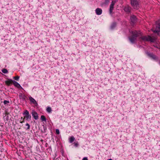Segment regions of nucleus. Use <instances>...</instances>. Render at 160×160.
<instances>
[{
	"mask_svg": "<svg viewBox=\"0 0 160 160\" xmlns=\"http://www.w3.org/2000/svg\"><path fill=\"white\" fill-rule=\"evenodd\" d=\"M132 35L129 37V39L132 43H134L137 37L142 35V33L140 31L138 32L136 30L132 31Z\"/></svg>",
	"mask_w": 160,
	"mask_h": 160,
	"instance_id": "f257e3e1",
	"label": "nucleus"
},
{
	"mask_svg": "<svg viewBox=\"0 0 160 160\" xmlns=\"http://www.w3.org/2000/svg\"><path fill=\"white\" fill-rule=\"evenodd\" d=\"M152 30L154 33L157 34L160 36V21H157L156 22Z\"/></svg>",
	"mask_w": 160,
	"mask_h": 160,
	"instance_id": "f03ea898",
	"label": "nucleus"
},
{
	"mask_svg": "<svg viewBox=\"0 0 160 160\" xmlns=\"http://www.w3.org/2000/svg\"><path fill=\"white\" fill-rule=\"evenodd\" d=\"M142 39L145 41H150L151 42H154L156 41L157 38L156 36L152 35L151 36H144L141 38Z\"/></svg>",
	"mask_w": 160,
	"mask_h": 160,
	"instance_id": "7ed1b4c3",
	"label": "nucleus"
},
{
	"mask_svg": "<svg viewBox=\"0 0 160 160\" xmlns=\"http://www.w3.org/2000/svg\"><path fill=\"white\" fill-rule=\"evenodd\" d=\"M23 114L24 115V117L23 118L22 117L21 118V119H22V121H20V123H22L24 122L25 119L27 121H29L31 120V116L30 115L28 111L27 110H25L24 111Z\"/></svg>",
	"mask_w": 160,
	"mask_h": 160,
	"instance_id": "20e7f679",
	"label": "nucleus"
},
{
	"mask_svg": "<svg viewBox=\"0 0 160 160\" xmlns=\"http://www.w3.org/2000/svg\"><path fill=\"white\" fill-rule=\"evenodd\" d=\"M131 4L134 9H138L139 8V0H130Z\"/></svg>",
	"mask_w": 160,
	"mask_h": 160,
	"instance_id": "39448f33",
	"label": "nucleus"
},
{
	"mask_svg": "<svg viewBox=\"0 0 160 160\" xmlns=\"http://www.w3.org/2000/svg\"><path fill=\"white\" fill-rule=\"evenodd\" d=\"M137 18L134 15H131L130 17V20L131 22V24L133 25L137 22Z\"/></svg>",
	"mask_w": 160,
	"mask_h": 160,
	"instance_id": "423d86ee",
	"label": "nucleus"
},
{
	"mask_svg": "<svg viewBox=\"0 0 160 160\" xmlns=\"http://www.w3.org/2000/svg\"><path fill=\"white\" fill-rule=\"evenodd\" d=\"M124 10L127 13H129L131 12V8L128 5H126L124 8Z\"/></svg>",
	"mask_w": 160,
	"mask_h": 160,
	"instance_id": "0eeeda50",
	"label": "nucleus"
},
{
	"mask_svg": "<svg viewBox=\"0 0 160 160\" xmlns=\"http://www.w3.org/2000/svg\"><path fill=\"white\" fill-rule=\"evenodd\" d=\"M115 3V2L114 1H112L111 3L110 6V9H109V12L110 14H111L112 12V10L114 8V5Z\"/></svg>",
	"mask_w": 160,
	"mask_h": 160,
	"instance_id": "6e6552de",
	"label": "nucleus"
},
{
	"mask_svg": "<svg viewBox=\"0 0 160 160\" xmlns=\"http://www.w3.org/2000/svg\"><path fill=\"white\" fill-rule=\"evenodd\" d=\"M29 99L30 102L34 104L36 106H37L38 105V103L37 102L36 100L33 98L32 97H31V96L29 97Z\"/></svg>",
	"mask_w": 160,
	"mask_h": 160,
	"instance_id": "1a4fd4ad",
	"label": "nucleus"
},
{
	"mask_svg": "<svg viewBox=\"0 0 160 160\" xmlns=\"http://www.w3.org/2000/svg\"><path fill=\"white\" fill-rule=\"evenodd\" d=\"M13 84L14 85V86L17 87V88H18L19 89H22V87L20 86V85L19 84L18 82H17L13 81Z\"/></svg>",
	"mask_w": 160,
	"mask_h": 160,
	"instance_id": "9d476101",
	"label": "nucleus"
},
{
	"mask_svg": "<svg viewBox=\"0 0 160 160\" xmlns=\"http://www.w3.org/2000/svg\"><path fill=\"white\" fill-rule=\"evenodd\" d=\"M13 81L12 79H8V80L5 81V84L8 86H10V84L13 83Z\"/></svg>",
	"mask_w": 160,
	"mask_h": 160,
	"instance_id": "9b49d317",
	"label": "nucleus"
},
{
	"mask_svg": "<svg viewBox=\"0 0 160 160\" xmlns=\"http://www.w3.org/2000/svg\"><path fill=\"white\" fill-rule=\"evenodd\" d=\"M32 116L35 119H38V118L37 113L35 111H32Z\"/></svg>",
	"mask_w": 160,
	"mask_h": 160,
	"instance_id": "f8f14e48",
	"label": "nucleus"
},
{
	"mask_svg": "<svg viewBox=\"0 0 160 160\" xmlns=\"http://www.w3.org/2000/svg\"><path fill=\"white\" fill-rule=\"evenodd\" d=\"M96 13L98 15H101L102 12V10L101 9L97 8L95 10Z\"/></svg>",
	"mask_w": 160,
	"mask_h": 160,
	"instance_id": "ddd939ff",
	"label": "nucleus"
},
{
	"mask_svg": "<svg viewBox=\"0 0 160 160\" xmlns=\"http://www.w3.org/2000/svg\"><path fill=\"white\" fill-rule=\"evenodd\" d=\"M75 140V138L73 136H72L71 137L69 138V142L70 143L74 141Z\"/></svg>",
	"mask_w": 160,
	"mask_h": 160,
	"instance_id": "4468645a",
	"label": "nucleus"
},
{
	"mask_svg": "<svg viewBox=\"0 0 160 160\" xmlns=\"http://www.w3.org/2000/svg\"><path fill=\"white\" fill-rule=\"evenodd\" d=\"M47 111L49 113H50L51 112L52 109L50 107H48L46 109Z\"/></svg>",
	"mask_w": 160,
	"mask_h": 160,
	"instance_id": "2eb2a0df",
	"label": "nucleus"
},
{
	"mask_svg": "<svg viewBox=\"0 0 160 160\" xmlns=\"http://www.w3.org/2000/svg\"><path fill=\"white\" fill-rule=\"evenodd\" d=\"M41 119L42 121H46V119L45 117L43 115L41 116Z\"/></svg>",
	"mask_w": 160,
	"mask_h": 160,
	"instance_id": "dca6fc26",
	"label": "nucleus"
},
{
	"mask_svg": "<svg viewBox=\"0 0 160 160\" xmlns=\"http://www.w3.org/2000/svg\"><path fill=\"white\" fill-rule=\"evenodd\" d=\"M2 72L4 73H8V71L6 69H3L2 70Z\"/></svg>",
	"mask_w": 160,
	"mask_h": 160,
	"instance_id": "f3484780",
	"label": "nucleus"
},
{
	"mask_svg": "<svg viewBox=\"0 0 160 160\" xmlns=\"http://www.w3.org/2000/svg\"><path fill=\"white\" fill-rule=\"evenodd\" d=\"M19 78V77L18 76H16L13 77V78L17 81H18Z\"/></svg>",
	"mask_w": 160,
	"mask_h": 160,
	"instance_id": "a211bd4d",
	"label": "nucleus"
},
{
	"mask_svg": "<svg viewBox=\"0 0 160 160\" xmlns=\"http://www.w3.org/2000/svg\"><path fill=\"white\" fill-rule=\"evenodd\" d=\"M3 103L4 105H6L7 104H8V103H9V101H7V100H4L3 102Z\"/></svg>",
	"mask_w": 160,
	"mask_h": 160,
	"instance_id": "6ab92c4d",
	"label": "nucleus"
},
{
	"mask_svg": "<svg viewBox=\"0 0 160 160\" xmlns=\"http://www.w3.org/2000/svg\"><path fill=\"white\" fill-rule=\"evenodd\" d=\"M26 126L27 127V129H30V126L29 124L27 123L26 124Z\"/></svg>",
	"mask_w": 160,
	"mask_h": 160,
	"instance_id": "aec40b11",
	"label": "nucleus"
},
{
	"mask_svg": "<svg viewBox=\"0 0 160 160\" xmlns=\"http://www.w3.org/2000/svg\"><path fill=\"white\" fill-rule=\"evenodd\" d=\"M149 55L151 57H152L153 58H155V56L154 55L152 54H150Z\"/></svg>",
	"mask_w": 160,
	"mask_h": 160,
	"instance_id": "412c9836",
	"label": "nucleus"
},
{
	"mask_svg": "<svg viewBox=\"0 0 160 160\" xmlns=\"http://www.w3.org/2000/svg\"><path fill=\"white\" fill-rule=\"evenodd\" d=\"M56 133L58 134H59L60 132H59V130L58 129H57L56 130Z\"/></svg>",
	"mask_w": 160,
	"mask_h": 160,
	"instance_id": "4be33fe9",
	"label": "nucleus"
},
{
	"mask_svg": "<svg viewBox=\"0 0 160 160\" xmlns=\"http://www.w3.org/2000/svg\"><path fill=\"white\" fill-rule=\"evenodd\" d=\"M116 25L115 24V23H114L113 25H112L111 26V28H112V29H113L114 27Z\"/></svg>",
	"mask_w": 160,
	"mask_h": 160,
	"instance_id": "5701e85b",
	"label": "nucleus"
},
{
	"mask_svg": "<svg viewBox=\"0 0 160 160\" xmlns=\"http://www.w3.org/2000/svg\"><path fill=\"white\" fill-rule=\"evenodd\" d=\"M82 160H88V158L87 157H84L83 158Z\"/></svg>",
	"mask_w": 160,
	"mask_h": 160,
	"instance_id": "b1692460",
	"label": "nucleus"
},
{
	"mask_svg": "<svg viewBox=\"0 0 160 160\" xmlns=\"http://www.w3.org/2000/svg\"><path fill=\"white\" fill-rule=\"evenodd\" d=\"M74 145L76 147H77L78 145V144L77 143H74Z\"/></svg>",
	"mask_w": 160,
	"mask_h": 160,
	"instance_id": "393cba45",
	"label": "nucleus"
},
{
	"mask_svg": "<svg viewBox=\"0 0 160 160\" xmlns=\"http://www.w3.org/2000/svg\"><path fill=\"white\" fill-rule=\"evenodd\" d=\"M5 114L6 115H8L9 114V113L8 112H7L5 111Z\"/></svg>",
	"mask_w": 160,
	"mask_h": 160,
	"instance_id": "a878e982",
	"label": "nucleus"
},
{
	"mask_svg": "<svg viewBox=\"0 0 160 160\" xmlns=\"http://www.w3.org/2000/svg\"><path fill=\"white\" fill-rule=\"evenodd\" d=\"M108 160H112L111 159H108Z\"/></svg>",
	"mask_w": 160,
	"mask_h": 160,
	"instance_id": "bb28decb",
	"label": "nucleus"
},
{
	"mask_svg": "<svg viewBox=\"0 0 160 160\" xmlns=\"http://www.w3.org/2000/svg\"><path fill=\"white\" fill-rule=\"evenodd\" d=\"M159 64L160 65V61H159Z\"/></svg>",
	"mask_w": 160,
	"mask_h": 160,
	"instance_id": "cd10ccee",
	"label": "nucleus"
}]
</instances>
